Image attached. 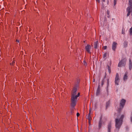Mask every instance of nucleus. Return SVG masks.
Instances as JSON below:
<instances>
[{
    "instance_id": "obj_1",
    "label": "nucleus",
    "mask_w": 132,
    "mask_h": 132,
    "mask_svg": "<svg viewBox=\"0 0 132 132\" xmlns=\"http://www.w3.org/2000/svg\"><path fill=\"white\" fill-rule=\"evenodd\" d=\"M78 87V85L75 86L73 87L71 91V105L73 107H74L76 105L77 97L80 96V93L79 92L77 93V92Z\"/></svg>"
},
{
    "instance_id": "obj_2",
    "label": "nucleus",
    "mask_w": 132,
    "mask_h": 132,
    "mask_svg": "<svg viewBox=\"0 0 132 132\" xmlns=\"http://www.w3.org/2000/svg\"><path fill=\"white\" fill-rule=\"evenodd\" d=\"M125 116L123 114L118 115L117 117L115 119V129L114 130V132H119V129L122 123L123 119Z\"/></svg>"
},
{
    "instance_id": "obj_3",
    "label": "nucleus",
    "mask_w": 132,
    "mask_h": 132,
    "mask_svg": "<svg viewBox=\"0 0 132 132\" xmlns=\"http://www.w3.org/2000/svg\"><path fill=\"white\" fill-rule=\"evenodd\" d=\"M120 81V77L119 74L117 73L116 75L115 78V83L116 85H118Z\"/></svg>"
},
{
    "instance_id": "obj_4",
    "label": "nucleus",
    "mask_w": 132,
    "mask_h": 132,
    "mask_svg": "<svg viewBox=\"0 0 132 132\" xmlns=\"http://www.w3.org/2000/svg\"><path fill=\"white\" fill-rule=\"evenodd\" d=\"M126 102V101L125 100L122 99H121L120 102V108L121 109H122L125 103Z\"/></svg>"
},
{
    "instance_id": "obj_5",
    "label": "nucleus",
    "mask_w": 132,
    "mask_h": 132,
    "mask_svg": "<svg viewBox=\"0 0 132 132\" xmlns=\"http://www.w3.org/2000/svg\"><path fill=\"white\" fill-rule=\"evenodd\" d=\"M126 61L125 59H123L120 61L118 65L119 67H120L122 66H124L125 65Z\"/></svg>"
},
{
    "instance_id": "obj_6",
    "label": "nucleus",
    "mask_w": 132,
    "mask_h": 132,
    "mask_svg": "<svg viewBox=\"0 0 132 132\" xmlns=\"http://www.w3.org/2000/svg\"><path fill=\"white\" fill-rule=\"evenodd\" d=\"M112 125V123L110 122L108 124L107 126V132H111V129Z\"/></svg>"
},
{
    "instance_id": "obj_7",
    "label": "nucleus",
    "mask_w": 132,
    "mask_h": 132,
    "mask_svg": "<svg viewBox=\"0 0 132 132\" xmlns=\"http://www.w3.org/2000/svg\"><path fill=\"white\" fill-rule=\"evenodd\" d=\"M86 50L88 53H90V49L91 48V46L89 45H87L85 46Z\"/></svg>"
},
{
    "instance_id": "obj_8",
    "label": "nucleus",
    "mask_w": 132,
    "mask_h": 132,
    "mask_svg": "<svg viewBox=\"0 0 132 132\" xmlns=\"http://www.w3.org/2000/svg\"><path fill=\"white\" fill-rule=\"evenodd\" d=\"M100 85H99L96 93V96H98L100 94Z\"/></svg>"
},
{
    "instance_id": "obj_9",
    "label": "nucleus",
    "mask_w": 132,
    "mask_h": 132,
    "mask_svg": "<svg viewBox=\"0 0 132 132\" xmlns=\"http://www.w3.org/2000/svg\"><path fill=\"white\" fill-rule=\"evenodd\" d=\"M117 43L115 42L113 43L112 46V49L114 51H115L116 48Z\"/></svg>"
},
{
    "instance_id": "obj_10",
    "label": "nucleus",
    "mask_w": 132,
    "mask_h": 132,
    "mask_svg": "<svg viewBox=\"0 0 132 132\" xmlns=\"http://www.w3.org/2000/svg\"><path fill=\"white\" fill-rule=\"evenodd\" d=\"M128 75L127 72L125 73L124 76H123V79L124 81H126L128 79Z\"/></svg>"
},
{
    "instance_id": "obj_11",
    "label": "nucleus",
    "mask_w": 132,
    "mask_h": 132,
    "mask_svg": "<svg viewBox=\"0 0 132 132\" xmlns=\"http://www.w3.org/2000/svg\"><path fill=\"white\" fill-rule=\"evenodd\" d=\"M102 117H101L100 119V120L99 122L98 127L99 128H100L102 126Z\"/></svg>"
},
{
    "instance_id": "obj_12",
    "label": "nucleus",
    "mask_w": 132,
    "mask_h": 132,
    "mask_svg": "<svg viewBox=\"0 0 132 132\" xmlns=\"http://www.w3.org/2000/svg\"><path fill=\"white\" fill-rule=\"evenodd\" d=\"M129 11L131 12H132V6H130L127 8V11Z\"/></svg>"
},
{
    "instance_id": "obj_13",
    "label": "nucleus",
    "mask_w": 132,
    "mask_h": 132,
    "mask_svg": "<svg viewBox=\"0 0 132 132\" xmlns=\"http://www.w3.org/2000/svg\"><path fill=\"white\" fill-rule=\"evenodd\" d=\"M129 69L130 70H131L132 68V62L130 60H129Z\"/></svg>"
},
{
    "instance_id": "obj_14",
    "label": "nucleus",
    "mask_w": 132,
    "mask_h": 132,
    "mask_svg": "<svg viewBox=\"0 0 132 132\" xmlns=\"http://www.w3.org/2000/svg\"><path fill=\"white\" fill-rule=\"evenodd\" d=\"M98 44V41H97L94 43V47L95 48H97V45Z\"/></svg>"
},
{
    "instance_id": "obj_15",
    "label": "nucleus",
    "mask_w": 132,
    "mask_h": 132,
    "mask_svg": "<svg viewBox=\"0 0 132 132\" xmlns=\"http://www.w3.org/2000/svg\"><path fill=\"white\" fill-rule=\"evenodd\" d=\"M108 55V53L106 52L103 55V57L104 59H105L106 58L107 56Z\"/></svg>"
},
{
    "instance_id": "obj_16",
    "label": "nucleus",
    "mask_w": 132,
    "mask_h": 132,
    "mask_svg": "<svg viewBox=\"0 0 132 132\" xmlns=\"http://www.w3.org/2000/svg\"><path fill=\"white\" fill-rule=\"evenodd\" d=\"M110 104V102H107L106 103V108H107L108 107L109 105Z\"/></svg>"
},
{
    "instance_id": "obj_17",
    "label": "nucleus",
    "mask_w": 132,
    "mask_h": 132,
    "mask_svg": "<svg viewBox=\"0 0 132 132\" xmlns=\"http://www.w3.org/2000/svg\"><path fill=\"white\" fill-rule=\"evenodd\" d=\"M130 34L131 35H132V27L129 30Z\"/></svg>"
},
{
    "instance_id": "obj_18",
    "label": "nucleus",
    "mask_w": 132,
    "mask_h": 132,
    "mask_svg": "<svg viewBox=\"0 0 132 132\" xmlns=\"http://www.w3.org/2000/svg\"><path fill=\"white\" fill-rule=\"evenodd\" d=\"M121 33L123 34H125V30L124 29H122V30Z\"/></svg>"
},
{
    "instance_id": "obj_19",
    "label": "nucleus",
    "mask_w": 132,
    "mask_h": 132,
    "mask_svg": "<svg viewBox=\"0 0 132 132\" xmlns=\"http://www.w3.org/2000/svg\"><path fill=\"white\" fill-rule=\"evenodd\" d=\"M129 4L130 6H132V2L131 0H129Z\"/></svg>"
},
{
    "instance_id": "obj_20",
    "label": "nucleus",
    "mask_w": 132,
    "mask_h": 132,
    "mask_svg": "<svg viewBox=\"0 0 132 132\" xmlns=\"http://www.w3.org/2000/svg\"><path fill=\"white\" fill-rule=\"evenodd\" d=\"M87 118L89 121H90L91 119V116L90 115H89V114H88V116L87 117Z\"/></svg>"
},
{
    "instance_id": "obj_21",
    "label": "nucleus",
    "mask_w": 132,
    "mask_h": 132,
    "mask_svg": "<svg viewBox=\"0 0 132 132\" xmlns=\"http://www.w3.org/2000/svg\"><path fill=\"white\" fill-rule=\"evenodd\" d=\"M130 120L131 122H132V114L130 116Z\"/></svg>"
},
{
    "instance_id": "obj_22",
    "label": "nucleus",
    "mask_w": 132,
    "mask_h": 132,
    "mask_svg": "<svg viewBox=\"0 0 132 132\" xmlns=\"http://www.w3.org/2000/svg\"><path fill=\"white\" fill-rule=\"evenodd\" d=\"M83 64L85 65H87V63L85 61H83Z\"/></svg>"
},
{
    "instance_id": "obj_23",
    "label": "nucleus",
    "mask_w": 132,
    "mask_h": 132,
    "mask_svg": "<svg viewBox=\"0 0 132 132\" xmlns=\"http://www.w3.org/2000/svg\"><path fill=\"white\" fill-rule=\"evenodd\" d=\"M128 12V13L127 14V16H129L130 14V13L131 12H130V11H127Z\"/></svg>"
},
{
    "instance_id": "obj_24",
    "label": "nucleus",
    "mask_w": 132,
    "mask_h": 132,
    "mask_svg": "<svg viewBox=\"0 0 132 132\" xmlns=\"http://www.w3.org/2000/svg\"><path fill=\"white\" fill-rule=\"evenodd\" d=\"M124 46L125 47H126L127 45V43L126 42H125L124 43Z\"/></svg>"
},
{
    "instance_id": "obj_25",
    "label": "nucleus",
    "mask_w": 132,
    "mask_h": 132,
    "mask_svg": "<svg viewBox=\"0 0 132 132\" xmlns=\"http://www.w3.org/2000/svg\"><path fill=\"white\" fill-rule=\"evenodd\" d=\"M92 110L91 109H90L89 110V113L88 114L89 115H90V114H92Z\"/></svg>"
},
{
    "instance_id": "obj_26",
    "label": "nucleus",
    "mask_w": 132,
    "mask_h": 132,
    "mask_svg": "<svg viewBox=\"0 0 132 132\" xmlns=\"http://www.w3.org/2000/svg\"><path fill=\"white\" fill-rule=\"evenodd\" d=\"M116 4V0H114V5H115Z\"/></svg>"
},
{
    "instance_id": "obj_27",
    "label": "nucleus",
    "mask_w": 132,
    "mask_h": 132,
    "mask_svg": "<svg viewBox=\"0 0 132 132\" xmlns=\"http://www.w3.org/2000/svg\"><path fill=\"white\" fill-rule=\"evenodd\" d=\"M104 81L103 80L102 81V82H101V85L102 86H103V85L104 84Z\"/></svg>"
},
{
    "instance_id": "obj_28",
    "label": "nucleus",
    "mask_w": 132,
    "mask_h": 132,
    "mask_svg": "<svg viewBox=\"0 0 132 132\" xmlns=\"http://www.w3.org/2000/svg\"><path fill=\"white\" fill-rule=\"evenodd\" d=\"M14 63H15V62H14V61H13L12 62V63H11L10 64L12 65H14Z\"/></svg>"
},
{
    "instance_id": "obj_29",
    "label": "nucleus",
    "mask_w": 132,
    "mask_h": 132,
    "mask_svg": "<svg viewBox=\"0 0 132 132\" xmlns=\"http://www.w3.org/2000/svg\"><path fill=\"white\" fill-rule=\"evenodd\" d=\"M107 48V46H105L103 47V48L104 50H106Z\"/></svg>"
},
{
    "instance_id": "obj_30",
    "label": "nucleus",
    "mask_w": 132,
    "mask_h": 132,
    "mask_svg": "<svg viewBox=\"0 0 132 132\" xmlns=\"http://www.w3.org/2000/svg\"><path fill=\"white\" fill-rule=\"evenodd\" d=\"M108 71L109 72V73H110V68L109 66H108Z\"/></svg>"
},
{
    "instance_id": "obj_31",
    "label": "nucleus",
    "mask_w": 132,
    "mask_h": 132,
    "mask_svg": "<svg viewBox=\"0 0 132 132\" xmlns=\"http://www.w3.org/2000/svg\"><path fill=\"white\" fill-rule=\"evenodd\" d=\"M107 14L109 15L110 13V12L108 10H107Z\"/></svg>"
},
{
    "instance_id": "obj_32",
    "label": "nucleus",
    "mask_w": 132,
    "mask_h": 132,
    "mask_svg": "<svg viewBox=\"0 0 132 132\" xmlns=\"http://www.w3.org/2000/svg\"><path fill=\"white\" fill-rule=\"evenodd\" d=\"M80 114L78 113H77V117H78L79 116Z\"/></svg>"
},
{
    "instance_id": "obj_33",
    "label": "nucleus",
    "mask_w": 132,
    "mask_h": 132,
    "mask_svg": "<svg viewBox=\"0 0 132 132\" xmlns=\"http://www.w3.org/2000/svg\"><path fill=\"white\" fill-rule=\"evenodd\" d=\"M96 2H100V0H96Z\"/></svg>"
},
{
    "instance_id": "obj_34",
    "label": "nucleus",
    "mask_w": 132,
    "mask_h": 132,
    "mask_svg": "<svg viewBox=\"0 0 132 132\" xmlns=\"http://www.w3.org/2000/svg\"><path fill=\"white\" fill-rule=\"evenodd\" d=\"M102 1L103 2H105V0H102Z\"/></svg>"
},
{
    "instance_id": "obj_35",
    "label": "nucleus",
    "mask_w": 132,
    "mask_h": 132,
    "mask_svg": "<svg viewBox=\"0 0 132 132\" xmlns=\"http://www.w3.org/2000/svg\"><path fill=\"white\" fill-rule=\"evenodd\" d=\"M107 3L108 4L109 3V0H107Z\"/></svg>"
},
{
    "instance_id": "obj_36",
    "label": "nucleus",
    "mask_w": 132,
    "mask_h": 132,
    "mask_svg": "<svg viewBox=\"0 0 132 132\" xmlns=\"http://www.w3.org/2000/svg\"><path fill=\"white\" fill-rule=\"evenodd\" d=\"M95 81V79H94L93 80V82H94Z\"/></svg>"
},
{
    "instance_id": "obj_37",
    "label": "nucleus",
    "mask_w": 132,
    "mask_h": 132,
    "mask_svg": "<svg viewBox=\"0 0 132 132\" xmlns=\"http://www.w3.org/2000/svg\"><path fill=\"white\" fill-rule=\"evenodd\" d=\"M17 42H19V41H18V40H17Z\"/></svg>"
},
{
    "instance_id": "obj_38",
    "label": "nucleus",
    "mask_w": 132,
    "mask_h": 132,
    "mask_svg": "<svg viewBox=\"0 0 132 132\" xmlns=\"http://www.w3.org/2000/svg\"><path fill=\"white\" fill-rule=\"evenodd\" d=\"M16 83H15V85H16Z\"/></svg>"
},
{
    "instance_id": "obj_39",
    "label": "nucleus",
    "mask_w": 132,
    "mask_h": 132,
    "mask_svg": "<svg viewBox=\"0 0 132 132\" xmlns=\"http://www.w3.org/2000/svg\"><path fill=\"white\" fill-rule=\"evenodd\" d=\"M111 64V62H110V64Z\"/></svg>"
}]
</instances>
